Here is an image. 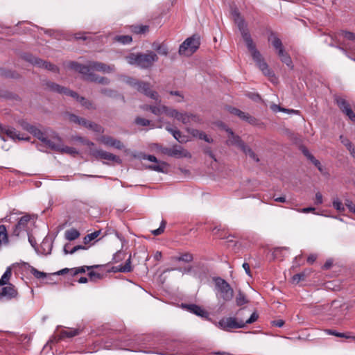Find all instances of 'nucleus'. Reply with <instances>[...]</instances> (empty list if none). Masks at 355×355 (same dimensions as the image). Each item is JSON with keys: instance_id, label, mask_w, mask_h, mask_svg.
<instances>
[{"instance_id": "1", "label": "nucleus", "mask_w": 355, "mask_h": 355, "mask_svg": "<svg viewBox=\"0 0 355 355\" xmlns=\"http://www.w3.org/2000/svg\"><path fill=\"white\" fill-rule=\"evenodd\" d=\"M243 39L245 42L248 51L251 53L253 60L255 62L256 65L262 71V73L267 76H272L273 73L269 69L268 64L265 62L261 53L257 49L256 45L254 43L251 35L249 32H245L243 30Z\"/></svg>"}, {"instance_id": "2", "label": "nucleus", "mask_w": 355, "mask_h": 355, "mask_svg": "<svg viewBox=\"0 0 355 355\" xmlns=\"http://www.w3.org/2000/svg\"><path fill=\"white\" fill-rule=\"evenodd\" d=\"M71 69L79 72L83 75H88V73H94V71H100L105 73H111L115 71L114 64H107L103 62L91 61L87 64L83 65L76 62L70 63Z\"/></svg>"}, {"instance_id": "3", "label": "nucleus", "mask_w": 355, "mask_h": 355, "mask_svg": "<svg viewBox=\"0 0 355 355\" xmlns=\"http://www.w3.org/2000/svg\"><path fill=\"white\" fill-rule=\"evenodd\" d=\"M159 60L158 55L153 51L146 53H130L125 56L129 64L135 65L142 69L150 68Z\"/></svg>"}, {"instance_id": "4", "label": "nucleus", "mask_w": 355, "mask_h": 355, "mask_svg": "<svg viewBox=\"0 0 355 355\" xmlns=\"http://www.w3.org/2000/svg\"><path fill=\"white\" fill-rule=\"evenodd\" d=\"M46 87L52 92H57L60 94L71 96L76 99L78 102L82 104L85 109L87 110H95V105L90 101L85 99L84 97L79 96V95L73 91L69 89L62 87L57 83L53 82H48L46 84Z\"/></svg>"}, {"instance_id": "5", "label": "nucleus", "mask_w": 355, "mask_h": 355, "mask_svg": "<svg viewBox=\"0 0 355 355\" xmlns=\"http://www.w3.org/2000/svg\"><path fill=\"white\" fill-rule=\"evenodd\" d=\"M214 282L217 297L224 302L230 301L234 296V291L230 285L220 277L215 278Z\"/></svg>"}, {"instance_id": "6", "label": "nucleus", "mask_w": 355, "mask_h": 355, "mask_svg": "<svg viewBox=\"0 0 355 355\" xmlns=\"http://www.w3.org/2000/svg\"><path fill=\"white\" fill-rule=\"evenodd\" d=\"M51 132V134L49 133V130H46L44 132H42L37 127H34L33 130L31 131V134H33L35 137L40 139L42 143H44L46 146H47L51 149L56 148L58 146H55V138L58 136L54 132Z\"/></svg>"}, {"instance_id": "7", "label": "nucleus", "mask_w": 355, "mask_h": 355, "mask_svg": "<svg viewBox=\"0 0 355 355\" xmlns=\"http://www.w3.org/2000/svg\"><path fill=\"white\" fill-rule=\"evenodd\" d=\"M199 46V37L196 35L190 37L180 46L179 54L184 56H190L198 49Z\"/></svg>"}, {"instance_id": "8", "label": "nucleus", "mask_w": 355, "mask_h": 355, "mask_svg": "<svg viewBox=\"0 0 355 355\" xmlns=\"http://www.w3.org/2000/svg\"><path fill=\"white\" fill-rule=\"evenodd\" d=\"M68 119L72 123L85 126L94 132H103V129L100 125H98L92 121H87L85 119L80 118L73 113H70L68 114Z\"/></svg>"}, {"instance_id": "9", "label": "nucleus", "mask_w": 355, "mask_h": 355, "mask_svg": "<svg viewBox=\"0 0 355 355\" xmlns=\"http://www.w3.org/2000/svg\"><path fill=\"white\" fill-rule=\"evenodd\" d=\"M23 58L26 61L33 64L35 66L38 67L44 68V69H46L49 71H51L53 72H56L58 71V69L55 65H54L50 62L44 61V60H42L40 58H37L36 57H34L31 54H24L23 55Z\"/></svg>"}, {"instance_id": "10", "label": "nucleus", "mask_w": 355, "mask_h": 355, "mask_svg": "<svg viewBox=\"0 0 355 355\" xmlns=\"http://www.w3.org/2000/svg\"><path fill=\"white\" fill-rule=\"evenodd\" d=\"M171 116L182 121L185 125H191L200 122L199 118L192 112H168Z\"/></svg>"}, {"instance_id": "11", "label": "nucleus", "mask_w": 355, "mask_h": 355, "mask_svg": "<svg viewBox=\"0 0 355 355\" xmlns=\"http://www.w3.org/2000/svg\"><path fill=\"white\" fill-rule=\"evenodd\" d=\"M29 225H32L29 216H22L15 225L12 234L19 236L23 232L28 233Z\"/></svg>"}, {"instance_id": "12", "label": "nucleus", "mask_w": 355, "mask_h": 355, "mask_svg": "<svg viewBox=\"0 0 355 355\" xmlns=\"http://www.w3.org/2000/svg\"><path fill=\"white\" fill-rule=\"evenodd\" d=\"M219 325L223 329L228 330L230 329L243 328L245 326V323L243 320L238 321L236 318L230 317L221 320L219 322Z\"/></svg>"}, {"instance_id": "13", "label": "nucleus", "mask_w": 355, "mask_h": 355, "mask_svg": "<svg viewBox=\"0 0 355 355\" xmlns=\"http://www.w3.org/2000/svg\"><path fill=\"white\" fill-rule=\"evenodd\" d=\"M92 155L96 159L110 161L119 164H121L122 162L119 157L103 150H94L92 151Z\"/></svg>"}, {"instance_id": "14", "label": "nucleus", "mask_w": 355, "mask_h": 355, "mask_svg": "<svg viewBox=\"0 0 355 355\" xmlns=\"http://www.w3.org/2000/svg\"><path fill=\"white\" fill-rule=\"evenodd\" d=\"M18 291L13 284L4 285L0 292V300L5 298L6 300L17 299Z\"/></svg>"}, {"instance_id": "15", "label": "nucleus", "mask_w": 355, "mask_h": 355, "mask_svg": "<svg viewBox=\"0 0 355 355\" xmlns=\"http://www.w3.org/2000/svg\"><path fill=\"white\" fill-rule=\"evenodd\" d=\"M136 90L149 96L156 102L158 101V94L156 92L151 90L150 84L148 83L140 81L139 84L136 88Z\"/></svg>"}, {"instance_id": "16", "label": "nucleus", "mask_w": 355, "mask_h": 355, "mask_svg": "<svg viewBox=\"0 0 355 355\" xmlns=\"http://www.w3.org/2000/svg\"><path fill=\"white\" fill-rule=\"evenodd\" d=\"M0 133H5L8 137L13 140H28L29 137H24L21 135L15 128L11 127H3L0 125Z\"/></svg>"}, {"instance_id": "17", "label": "nucleus", "mask_w": 355, "mask_h": 355, "mask_svg": "<svg viewBox=\"0 0 355 355\" xmlns=\"http://www.w3.org/2000/svg\"><path fill=\"white\" fill-rule=\"evenodd\" d=\"M55 139L56 141L54 144V145L55 146H58V147L56 148H52V150H56V151H60L61 153H67V154H69V155L78 154V151L76 150V148H72V147H69V146H64L62 144V140H61V138L60 137L56 136Z\"/></svg>"}, {"instance_id": "18", "label": "nucleus", "mask_w": 355, "mask_h": 355, "mask_svg": "<svg viewBox=\"0 0 355 355\" xmlns=\"http://www.w3.org/2000/svg\"><path fill=\"white\" fill-rule=\"evenodd\" d=\"M226 131L228 133V139L227 140V144L228 145L236 146L241 150L245 144L242 141L241 138L239 136L235 135L232 130L230 128H227Z\"/></svg>"}, {"instance_id": "19", "label": "nucleus", "mask_w": 355, "mask_h": 355, "mask_svg": "<svg viewBox=\"0 0 355 355\" xmlns=\"http://www.w3.org/2000/svg\"><path fill=\"white\" fill-rule=\"evenodd\" d=\"M232 17H234V20L238 28L243 37V30L245 32H249L247 24L245 23L244 20L240 17L239 12L237 10H234L232 12Z\"/></svg>"}, {"instance_id": "20", "label": "nucleus", "mask_w": 355, "mask_h": 355, "mask_svg": "<svg viewBox=\"0 0 355 355\" xmlns=\"http://www.w3.org/2000/svg\"><path fill=\"white\" fill-rule=\"evenodd\" d=\"M172 157L175 158H191V153L180 146L175 145L172 146Z\"/></svg>"}, {"instance_id": "21", "label": "nucleus", "mask_w": 355, "mask_h": 355, "mask_svg": "<svg viewBox=\"0 0 355 355\" xmlns=\"http://www.w3.org/2000/svg\"><path fill=\"white\" fill-rule=\"evenodd\" d=\"M86 80L98 83L102 85H108L110 80L105 77L99 76L95 73H88V75H83Z\"/></svg>"}, {"instance_id": "22", "label": "nucleus", "mask_w": 355, "mask_h": 355, "mask_svg": "<svg viewBox=\"0 0 355 355\" xmlns=\"http://www.w3.org/2000/svg\"><path fill=\"white\" fill-rule=\"evenodd\" d=\"M189 312L193 313L201 317L207 315V313L203 310L200 306L196 304H186L184 306Z\"/></svg>"}, {"instance_id": "23", "label": "nucleus", "mask_w": 355, "mask_h": 355, "mask_svg": "<svg viewBox=\"0 0 355 355\" xmlns=\"http://www.w3.org/2000/svg\"><path fill=\"white\" fill-rule=\"evenodd\" d=\"M131 270V255L129 256L128 259L126 260L125 263L124 265H119L112 268V271L114 272H130Z\"/></svg>"}, {"instance_id": "24", "label": "nucleus", "mask_w": 355, "mask_h": 355, "mask_svg": "<svg viewBox=\"0 0 355 355\" xmlns=\"http://www.w3.org/2000/svg\"><path fill=\"white\" fill-rule=\"evenodd\" d=\"M12 277V268L10 266L8 267L5 271V272L1 276L0 279V286H3L4 285L11 284L9 283L10 278Z\"/></svg>"}, {"instance_id": "25", "label": "nucleus", "mask_w": 355, "mask_h": 355, "mask_svg": "<svg viewBox=\"0 0 355 355\" xmlns=\"http://www.w3.org/2000/svg\"><path fill=\"white\" fill-rule=\"evenodd\" d=\"M153 48L155 51H156L159 54L162 55H167L168 53V47L164 43H153Z\"/></svg>"}, {"instance_id": "26", "label": "nucleus", "mask_w": 355, "mask_h": 355, "mask_svg": "<svg viewBox=\"0 0 355 355\" xmlns=\"http://www.w3.org/2000/svg\"><path fill=\"white\" fill-rule=\"evenodd\" d=\"M167 166L168 165L166 162L159 161V162H158V163H155V164L149 165L146 168L150 170L155 171L157 172L164 173L165 171V169L166 168Z\"/></svg>"}, {"instance_id": "27", "label": "nucleus", "mask_w": 355, "mask_h": 355, "mask_svg": "<svg viewBox=\"0 0 355 355\" xmlns=\"http://www.w3.org/2000/svg\"><path fill=\"white\" fill-rule=\"evenodd\" d=\"M324 332L328 335L335 336L339 338H351L355 340V336H352L349 333H340L333 329H325Z\"/></svg>"}, {"instance_id": "28", "label": "nucleus", "mask_w": 355, "mask_h": 355, "mask_svg": "<svg viewBox=\"0 0 355 355\" xmlns=\"http://www.w3.org/2000/svg\"><path fill=\"white\" fill-rule=\"evenodd\" d=\"M8 243V235L6 226L4 225H0V248L3 244Z\"/></svg>"}, {"instance_id": "29", "label": "nucleus", "mask_w": 355, "mask_h": 355, "mask_svg": "<svg viewBox=\"0 0 355 355\" xmlns=\"http://www.w3.org/2000/svg\"><path fill=\"white\" fill-rule=\"evenodd\" d=\"M241 119L250 123V124H256V119L252 117L249 112H234Z\"/></svg>"}, {"instance_id": "30", "label": "nucleus", "mask_w": 355, "mask_h": 355, "mask_svg": "<svg viewBox=\"0 0 355 355\" xmlns=\"http://www.w3.org/2000/svg\"><path fill=\"white\" fill-rule=\"evenodd\" d=\"M336 101L341 111H352L349 103L343 98L336 97Z\"/></svg>"}, {"instance_id": "31", "label": "nucleus", "mask_w": 355, "mask_h": 355, "mask_svg": "<svg viewBox=\"0 0 355 355\" xmlns=\"http://www.w3.org/2000/svg\"><path fill=\"white\" fill-rule=\"evenodd\" d=\"M65 239L68 241H73L80 236V232L74 229L71 228L65 232Z\"/></svg>"}, {"instance_id": "32", "label": "nucleus", "mask_w": 355, "mask_h": 355, "mask_svg": "<svg viewBox=\"0 0 355 355\" xmlns=\"http://www.w3.org/2000/svg\"><path fill=\"white\" fill-rule=\"evenodd\" d=\"M173 259L178 261H183L185 263L191 262L193 259V254L189 252H185L184 254H180L178 257H173Z\"/></svg>"}, {"instance_id": "33", "label": "nucleus", "mask_w": 355, "mask_h": 355, "mask_svg": "<svg viewBox=\"0 0 355 355\" xmlns=\"http://www.w3.org/2000/svg\"><path fill=\"white\" fill-rule=\"evenodd\" d=\"M269 41L271 42L272 46L278 50L283 47L281 40L277 37L275 34L272 33L269 37Z\"/></svg>"}, {"instance_id": "34", "label": "nucleus", "mask_w": 355, "mask_h": 355, "mask_svg": "<svg viewBox=\"0 0 355 355\" xmlns=\"http://www.w3.org/2000/svg\"><path fill=\"white\" fill-rule=\"evenodd\" d=\"M79 331L78 329H68L67 330H63L60 333V338H72L73 336H76L78 335Z\"/></svg>"}, {"instance_id": "35", "label": "nucleus", "mask_w": 355, "mask_h": 355, "mask_svg": "<svg viewBox=\"0 0 355 355\" xmlns=\"http://www.w3.org/2000/svg\"><path fill=\"white\" fill-rule=\"evenodd\" d=\"M241 150L248 156H249L254 161L258 162L259 161L258 156L252 151V150L247 145H245Z\"/></svg>"}, {"instance_id": "36", "label": "nucleus", "mask_w": 355, "mask_h": 355, "mask_svg": "<svg viewBox=\"0 0 355 355\" xmlns=\"http://www.w3.org/2000/svg\"><path fill=\"white\" fill-rule=\"evenodd\" d=\"M114 40L123 44H128L132 42V39L129 35H116L114 37Z\"/></svg>"}, {"instance_id": "37", "label": "nucleus", "mask_w": 355, "mask_h": 355, "mask_svg": "<svg viewBox=\"0 0 355 355\" xmlns=\"http://www.w3.org/2000/svg\"><path fill=\"white\" fill-rule=\"evenodd\" d=\"M193 135L194 137H198L199 139L205 140V141L208 143H211L213 141L212 139L209 137L205 132H200L197 130H193L192 132Z\"/></svg>"}, {"instance_id": "38", "label": "nucleus", "mask_w": 355, "mask_h": 355, "mask_svg": "<svg viewBox=\"0 0 355 355\" xmlns=\"http://www.w3.org/2000/svg\"><path fill=\"white\" fill-rule=\"evenodd\" d=\"M132 31L137 34H143L148 31V26L146 25H137L132 26Z\"/></svg>"}, {"instance_id": "39", "label": "nucleus", "mask_w": 355, "mask_h": 355, "mask_svg": "<svg viewBox=\"0 0 355 355\" xmlns=\"http://www.w3.org/2000/svg\"><path fill=\"white\" fill-rule=\"evenodd\" d=\"M101 234V231H95L91 234H88L84 237L83 241L85 244H88L92 241L96 239Z\"/></svg>"}, {"instance_id": "40", "label": "nucleus", "mask_w": 355, "mask_h": 355, "mask_svg": "<svg viewBox=\"0 0 355 355\" xmlns=\"http://www.w3.org/2000/svg\"><path fill=\"white\" fill-rule=\"evenodd\" d=\"M17 123L24 130H27L29 132H31L35 127L24 119H20L17 121Z\"/></svg>"}, {"instance_id": "41", "label": "nucleus", "mask_w": 355, "mask_h": 355, "mask_svg": "<svg viewBox=\"0 0 355 355\" xmlns=\"http://www.w3.org/2000/svg\"><path fill=\"white\" fill-rule=\"evenodd\" d=\"M114 139V138L110 136L103 135L98 139V141L107 146L112 147Z\"/></svg>"}, {"instance_id": "42", "label": "nucleus", "mask_w": 355, "mask_h": 355, "mask_svg": "<svg viewBox=\"0 0 355 355\" xmlns=\"http://www.w3.org/2000/svg\"><path fill=\"white\" fill-rule=\"evenodd\" d=\"M98 267V266H91V267H89V266H87V267H85V266H81V267H78V268H71V275L72 276H75L76 275H78V273H83L85 272V268L87 269H90L92 268H97Z\"/></svg>"}, {"instance_id": "43", "label": "nucleus", "mask_w": 355, "mask_h": 355, "mask_svg": "<svg viewBox=\"0 0 355 355\" xmlns=\"http://www.w3.org/2000/svg\"><path fill=\"white\" fill-rule=\"evenodd\" d=\"M126 257L125 252L119 250L117 251L114 255H113V262L114 263H119L123 260Z\"/></svg>"}, {"instance_id": "44", "label": "nucleus", "mask_w": 355, "mask_h": 355, "mask_svg": "<svg viewBox=\"0 0 355 355\" xmlns=\"http://www.w3.org/2000/svg\"><path fill=\"white\" fill-rule=\"evenodd\" d=\"M307 274L305 271L296 274L292 277V282L293 284H298L300 281L304 280Z\"/></svg>"}, {"instance_id": "45", "label": "nucleus", "mask_w": 355, "mask_h": 355, "mask_svg": "<svg viewBox=\"0 0 355 355\" xmlns=\"http://www.w3.org/2000/svg\"><path fill=\"white\" fill-rule=\"evenodd\" d=\"M236 302L238 306H241L247 304L248 301L246 300L245 295L241 291H239L236 297Z\"/></svg>"}, {"instance_id": "46", "label": "nucleus", "mask_w": 355, "mask_h": 355, "mask_svg": "<svg viewBox=\"0 0 355 355\" xmlns=\"http://www.w3.org/2000/svg\"><path fill=\"white\" fill-rule=\"evenodd\" d=\"M340 142L347 148L349 152L354 148L352 143L349 141L347 137L340 135Z\"/></svg>"}, {"instance_id": "47", "label": "nucleus", "mask_w": 355, "mask_h": 355, "mask_svg": "<svg viewBox=\"0 0 355 355\" xmlns=\"http://www.w3.org/2000/svg\"><path fill=\"white\" fill-rule=\"evenodd\" d=\"M166 225V222L165 220H162L161 222V224H160V227L156 230H153L152 234L154 236L160 235L161 234H162L164 232Z\"/></svg>"}, {"instance_id": "48", "label": "nucleus", "mask_w": 355, "mask_h": 355, "mask_svg": "<svg viewBox=\"0 0 355 355\" xmlns=\"http://www.w3.org/2000/svg\"><path fill=\"white\" fill-rule=\"evenodd\" d=\"M333 206L338 211H343L345 210L344 205L338 199H335L333 201Z\"/></svg>"}, {"instance_id": "49", "label": "nucleus", "mask_w": 355, "mask_h": 355, "mask_svg": "<svg viewBox=\"0 0 355 355\" xmlns=\"http://www.w3.org/2000/svg\"><path fill=\"white\" fill-rule=\"evenodd\" d=\"M280 60L282 62L286 64L288 67H291V68L293 67L291 58L288 53H286L284 55H283L282 57H281Z\"/></svg>"}, {"instance_id": "50", "label": "nucleus", "mask_w": 355, "mask_h": 355, "mask_svg": "<svg viewBox=\"0 0 355 355\" xmlns=\"http://www.w3.org/2000/svg\"><path fill=\"white\" fill-rule=\"evenodd\" d=\"M270 109L272 111H296L293 109H286L284 107H281L279 105H276L275 103H271L270 105Z\"/></svg>"}, {"instance_id": "51", "label": "nucleus", "mask_w": 355, "mask_h": 355, "mask_svg": "<svg viewBox=\"0 0 355 355\" xmlns=\"http://www.w3.org/2000/svg\"><path fill=\"white\" fill-rule=\"evenodd\" d=\"M135 123L141 126H147L150 124V121L144 118L138 117L135 119Z\"/></svg>"}, {"instance_id": "52", "label": "nucleus", "mask_w": 355, "mask_h": 355, "mask_svg": "<svg viewBox=\"0 0 355 355\" xmlns=\"http://www.w3.org/2000/svg\"><path fill=\"white\" fill-rule=\"evenodd\" d=\"M101 92L103 95L110 96V97H114L117 95V94L115 91L110 89H107V88L102 89Z\"/></svg>"}, {"instance_id": "53", "label": "nucleus", "mask_w": 355, "mask_h": 355, "mask_svg": "<svg viewBox=\"0 0 355 355\" xmlns=\"http://www.w3.org/2000/svg\"><path fill=\"white\" fill-rule=\"evenodd\" d=\"M126 83L132 88L136 89L140 81L133 78H128Z\"/></svg>"}, {"instance_id": "54", "label": "nucleus", "mask_w": 355, "mask_h": 355, "mask_svg": "<svg viewBox=\"0 0 355 355\" xmlns=\"http://www.w3.org/2000/svg\"><path fill=\"white\" fill-rule=\"evenodd\" d=\"M166 130L173 135V137L177 141H178V139H180V138L182 136L181 132L178 130H175V129H173L171 128H168V127H166Z\"/></svg>"}, {"instance_id": "55", "label": "nucleus", "mask_w": 355, "mask_h": 355, "mask_svg": "<svg viewBox=\"0 0 355 355\" xmlns=\"http://www.w3.org/2000/svg\"><path fill=\"white\" fill-rule=\"evenodd\" d=\"M31 273L37 279H42L46 277V273L39 271L34 268L31 269Z\"/></svg>"}, {"instance_id": "56", "label": "nucleus", "mask_w": 355, "mask_h": 355, "mask_svg": "<svg viewBox=\"0 0 355 355\" xmlns=\"http://www.w3.org/2000/svg\"><path fill=\"white\" fill-rule=\"evenodd\" d=\"M247 96L252 99V101H261V96H259V94L257 93H255V92H248L247 94Z\"/></svg>"}, {"instance_id": "57", "label": "nucleus", "mask_w": 355, "mask_h": 355, "mask_svg": "<svg viewBox=\"0 0 355 355\" xmlns=\"http://www.w3.org/2000/svg\"><path fill=\"white\" fill-rule=\"evenodd\" d=\"M345 205L349 209V211L355 214V204H354L352 200L348 199L345 200Z\"/></svg>"}, {"instance_id": "58", "label": "nucleus", "mask_w": 355, "mask_h": 355, "mask_svg": "<svg viewBox=\"0 0 355 355\" xmlns=\"http://www.w3.org/2000/svg\"><path fill=\"white\" fill-rule=\"evenodd\" d=\"M69 247H70V244L69 243H67L64 246L63 251H64V253L65 254H72L75 253L76 252H77L76 248L75 246L73 248H72L71 249H70V250H67V248H69Z\"/></svg>"}, {"instance_id": "59", "label": "nucleus", "mask_w": 355, "mask_h": 355, "mask_svg": "<svg viewBox=\"0 0 355 355\" xmlns=\"http://www.w3.org/2000/svg\"><path fill=\"white\" fill-rule=\"evenodd\" d=\"M142 159H147L150 162H155V163H158V162H159L157 157L154 155H144L142 156Z\"/></svg>"}, {"instance_id": "60", "label": "nucleus", "mask_w": 355, "mask_h": 355, "mask_svg": "<svg viewBox=\"0 0 355 355\" xmlns=\"http://www.w3.org/2000/svg\"><path fill=\"white\" fill-rule=\"evenodd\" d=\"M258 319V315L256 313H253L250 317L244 322L246 324H251L255 322Z\"/></svg>"}, {"instance_id": "61", "label": "nucleus", "mask_w": 355, "mask_h": 355, "mask_svg": "<svg viewBox=\"0 0 355 355\" xmlns=\"http://www.w3.org/2000/svg\"><path fill=\"white\" fill-rule=\"evenodd\" d=\"M302 152L310 161L314 159V156L311 155L308 150V149L306 148L305 147H302Z\"/></svg>"}, {"instance_id": "62", "label": "nucleus", "mask_w": 355, "mask_h": 355, "mask_svg": "<svg viewBox=\"0 0 355 355\" xmlns=\"http://www.w3.org/2000/svg\"><path fill=\"white\" fill-rule=\"evenodd\" d=\"M343 35L345 38L349 40H355V34L352 32L345 31L343 33Z\"/></svg>"}, {"instance_id": "63", "label": "nucleus", "mask_w": 355, "mask_h": 355, "mask_svg": "<svg viewBox=\"0 0 355 355\" xmlns=\"http://www.w3.org/2000/svg\"><path fill=\"white\" fill-rule=\"evenodd\" d=\"M116 149H122L123 148V144L118 139H114L112 143V146Z\"/></svg>"}, {"instance_id": "64", "label": "nucleus", "mask_w": 355, "mask_h": 355, "mask_svg": "<svg viewBox=\"0 0 355 355\" xmlns=\"http://www.w3.org/2000/svg\"><path fill=\"white\" fill-rule=\"evenodd\" d=\"M160 150L162 153L168 156L172 157V147L171 148H161Z\"/></svg>"}]
</instances>
